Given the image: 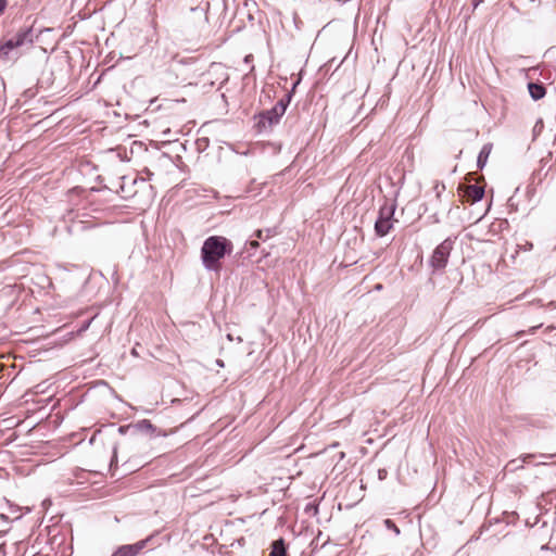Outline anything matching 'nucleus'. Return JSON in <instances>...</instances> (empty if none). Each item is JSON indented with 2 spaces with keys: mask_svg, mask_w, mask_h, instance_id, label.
I'll list each match as a JSON object with an SVG mask.
<instances>
[{
  "mask_svg": "<svg viewBox=\"0 0 556 556\" xmlns=\"http://www.w3.org/2000/svg\"><path fill=\"white\" fill-rule=\"evenodd\" d=\"M527 197L531 200L535 193H536V187L534 186L533 182L529 184L528 187H527Z\"/></svg>",
  "mask_w": 556,
  "mask_h": 556,
  "instance_id": "nucleus-15",
  "label": "nucleus"
},
{
  "mask_svg": "<svg viewBox=\"0 0 556 556\" xmlns=\"http://www.w3.org/2000/svg\"><path fill=\"white\" fill-rule=\"evenodd\" d=\"M387 477H388V470H387V469H384V468H380V469L378 470V479H379L380 481H383L384 479H387Z\"/></svg>",
  "mask_w": 556,
  "mask_h": 556,
  "instance_id": "nucleus-16",
  "label": "nucleus"
},
{
  "mask_svg": "<svg viewBox=\"0 0 556 556\" xmlns=\"http://www.w3.org/2000/svg\"><path fill=\"white\" fill-rule=\"evenodd\" d=\"M299 83L300 80H296L293 84L292 89L288 91L270 110H265L258 114L257 127L261 130L271 128L280 122V118L283 116L291 102L293 91Z\"/></svg>",
  "mask_w": 556,
  "mask_h": 556,
  "instance_id": "nucleus-2",
  "label": "nucleus"
},
{
  "mask_svg": "<svg viewBox=\"0 0 556 556\" xmlns=\"http://www.w3.org/2000/svg\"><path fill=\"white\" fill-rule=\"evenodd\" d=\"M250 244L254 249L258 247V242L257 241H251Z\"/></svg>",
  "mask_w": 556,
  "mask_h": 556,
  "instance_id": "nucleus-22",
  "label": "nucleus"
},
{
  "mask_svg": "<svg viewBox=\"0 0 556 556\" xmlns=\"http://www.w3.org/2000/svg\"><path fill=\"white\" fill-rule=\"evenodd\" d=\"M517 463V459L511 460L509 464L514 466Z\"/></svg>",
  "mask_w": 556,
  "mask_h": 556,
  "instance_id": "nucleus-26",
  "label": "nucleus"
},
{
  "mask_svg": "<svg viewBox=\"0 0 556 556\" xmlns=\"http://www.w3.org/2000/svg\"><path fill=\"white\" fill-rule=\"evenodd\" d=\"M227 338L231 341L232 340V336L231 334H228Z\"/></svg>",
  "mask_w": 556,
  "mask_h": 556,
  "instance_id": "nucleus-28",
  "label": "nucleus"
},
{
  "mask_svg": "<svg viewBox=\"0 0 556 556\" xmlns=\"http://www.w3.org/2000/svg\"><path fill=\"white\" fill-rule=\"evenodd\" d=\"M217 365H219V366H224V363H223V361H220V359H217Z\"/></svg>",
  "mask_w": 556,
  "mask_h": 556,
  "instance_id": "nucleus-25",
  "label": "nucleus"
},
{
  "mask_svg": "<svg viewBox=\"0 0 556 556\" xmlns=\"http://www.w3.org/2000/svg\"><path fill=\"white\" fill-rule=\"evenodd\" d=\"M269 556H289L286 542L282 538L271 543V551Z\"/></svg>",
  "mask_w": 556,
  "mask_h": 556,
  "instance_id": "nucleus-11",
  "label": "nucleus"
},
{
  "mask_svg": "<svg viewBox=\"0 0 556 556\" xmlns=\"http://www.w3.org/2000/svg\"><path fill=\"white\" fill-rule=\"evenodd\" d=\"M153 535L144 540H140L134 544H126L119 546L111 556H138L144 549L149 542L152 541Z\"/></svg>",
  "mask_w": 556,
  "mask_h": 556,
  "instance_id": "nucleus-5",
  "label": "nucleus"
},
{
  "mask_svg": "<svg viewBox=\"0 0 556 556\" xmlns=\"http://www.w3.org/2000/svg\"><path fill=\"white\" fill-rule=\"evenodd\" d=\"M263 232H264L263 230H257L256 231V237L258 239H262V240H265V239L269 238V236H270V230L269 229L266 230V236H264Z\"/></svg>",
  "mask_w": 556,
  "mask_h": 556,
  "instance_id": "nucleus-17",
  "label": "nucleus"
},
{
  "mask_svg": "<svg viewBox=\"0 0 556 556\" xmlns=\"http://www.w3.org/2000/svg\"><path fill=\"white\" fill-rule=\"evenodd\" d=\"M466 179H467L468 181L473 180V179H475V173H469V174H467Z\"/></svg>",
  "mask_w": 556,
  "mask_h": 556,
  "instance_id": "nucleus-21",
  "label": "nucleus"
},
{
  "mask_svg": "<svg viewBox=\"0 0 556 556\" xmlns=\"http://www.w3.org/2000/svg\"><path fill=\"white\" fill-rule=\"evenodd\" d=\"M251 60H252V55H251V54H250V55H247V56L244 58V62H245V63H249Z\"/></svg>",
  "mask_w": 556,
  "mask_h": 556,
  "instance_id": "nucleus-23",
  "label": "nucleus"
},
{
  "mask_svg": "<svg viewBox=\"0 0 556 556\" xmlns=\"http://www.w3.org/2000/svg\"><path fill=\"white\" fill-rule=\"evenodd\" d=\"M555 456L556 454H525L521 456V462L529 463L531 459L539 457L541 459L539 464L545 465L547 464V460L553 459Z\"/></svg>",
  "mask_w": 556,
  "mask_h": 556,
  "instance_id": "nucleus-13",
  "label": "nucleus"
},
{
  "mask_svg": "<svg viewBox=\"0 0 556 556\" xmlns=\"http://www.w3.org/2000/svg\"><path fill=\"white\" fill-rule=\"evenodd\" d=\"M521 467H522V465H520V466L517 465V466H514V469H518V468H521Z\"/></svg>",
  "mask_w": 556,
  "mask_h": 556,
  "instance_id": "nucleus-27",
  "label": "nucleus"
},
{
  "mask_svg": "<svg viewBox=\"0 0 556 556\" xmlns=\"http://www.w3.org/2000/svg\"><path fill=\"white\" fill-rule=\"evenodd\" d=\"M136 432L152 434L155 431V427L148 419L139 420L138 422L129 426Z\"/></svg>",
  "mask_w": 556,
  "mask_h": 556,
  "instance_id": "nucleus-10",
  "label": "nucleus"
},
{
  "mask_svg": "<svg viewBox=\"0 0 556 556\" xmlns=\"http://www.w3.org/2000/svg\"><path fill=\"white\" fill-rule=\"evenodd\" d=\"M233 251L232 242L222 236H211L206 238L201 248V261L204 268L208 271L219 273L222 269V260L230 255Z\"/></svg>",
  "mask_w": 556,
  "mask_h": 556,
  "instance_id": "nucleus-1",
  "label": "nucleus"
},
{
  "mask_svg": "<svg viewBox=\"0 0 556 556\" xmlns=\"http://www.w3.org/2000/svg\"><path fill=\"white\" fill-rule=\"evenodd\" d=\"M386 525L388 528L393 529L396 533H400L399 528L390 519L386 520Z\"/></svg>",
  "mask_w": 556,
  "mask_h": 556,
  "instance_id": "nucleus-18",
  "label": "nucleus"
},
{
  "mask_svg": "<svg viewBox=\"0 0 556 556\" xmlns=\"http://www.w3.org/2000/svg\"><path fill=\"white\" fill-rule=\"evenodd\" d=\"M125 428L124 427H121L119 428V432H124Z\"/></svg>",
  "mask_w": 556,
  "mask_h": 556,
  "instance_id": "nucleus-29",
  "label": "nucleus"
},
{
  "mask_svg": "<svg viewBox=\"0 0 556 556\" xmlns=\"http://www.w3.org/2000/svg\"><path fill=\"white\" fill-rule=\"evenodd\" d=\"M17 48L20 47L12 37L0 42V60L9 61L11 51Z\"/></svg>",
  "mask_w": 556,
  "mask_h": 556,
  "instance_id": "nucleus-8",
  "label": "nucleus"
},
{
  "mask_svg": "<svg viewBox=\"0 0 556 556\" xmlns=\"http://www.w3.org/2000/svg\"><path fill=\"white\" fill-rule=\"evenodd\" d=\"M435 190H437V195L440 197L441 188H439V185L435 186Z\"/></svg>",
  "mask_w": 556,
  "mask_h": 556,
  "instance_id": "nucleus-24",
  "label": "nucleus"
},
{
  "mask_svg": "<svg viewBox=\"0 0 556 556\" xmlns=\"http://www.w3.org/2000/svg\"><path fill=\"white\" fill-rule=\"evenodd\" d=\"M395 210V201L384 200V203L379 208L378 218L375 222V232L378 237L388 235L392 229Z\"/></svg>",
  "mask_w": 556,
  "mask_h": 556,
  "instance_id": "nucleus-3",
  "label": "nucleus"
},
{
  "mask_svg": "<svg viewBox=\"0 0 556 556\" xmlns=\"http://www.w3.org/2000/svg\"><path fill=\"white\" fill-rule=\"evenodd\" d=\"M460 189L464 191L467 201L472 203L479 202L484 197V188L479 185L460 186Z\"/></svg>",
  "mask_w": 556,
  "mask_h": 556,
  "instance_id": "nucleus-7",
  "label": "nucleus"
},
{
  "mask_svg": "<svg viewBox=\"0 0 556 556\" xmlns=\"http://www.w3.org/2000/svg\"><path fill=\"white\" fill-rule=\"evenodd\" d=\"M484 0H472V8L476 10Z\"/></svg>",
  "mask_w": 556,
  "mask_h": 556,
  "instance_id": "nucleus-20",
  "label": "nucleus"
},
{
  "mask_svg": "<svg viewBox=\"0 0 556 556\" xmlns=\"http://www.w3.org/2000/svg\"><path fill=\"white\" fill-rule=\"evenodd\" d=\"M528 90H529L530 97L534 101L541 100L546 94V88L541 83H529Z\"/></svg>",
  "mask_w": 556,
  "mask_h": 556,
  "instance_id": "nucleus-9",
  "label": "nucleus"
},
{
  "mask_svg": "<svg viewBox=\"0 0 556 556\" xmlns=\"http://www.w3.org/2000/svg\"><path fill=\"white\" fill-rule=\"evenodd\" d=\"M8 5V0H0V15L4 12Z\"/></svg>",
  "mask_w": 556,
  "mask_h": 556,
  "instance_id": "nucleus-19",
  "label": "nucleus"
},
{
  "mask_svg": "<svg viewBox=\"0 0 556 556\" xmlns=\"http://www.w3.org/2000/svg\"><path fill=\"white\" fill-rule=\"evenodd\" d=\"M38 38V35L35 34L33 26H24L21 27L13 36L12 39L15 40L16 45L21 47H30L34 41Z\"/></svg>",
  "mask_w": 556,
  "mask_h": 556,
  "instance_id": "nucleus-6",
  "label": "nucleus"
},
{
  "mask_svg": "<svg viewBox=\"0 0 556 556\" xmlns=\"http://www.w3.org/2000/svg\"><path fill=\"white\" fill-rule=\"evenodd\" d=\"M207 11H208V3L206 4L205 8H199V7L191 8L192 13H199L203 17L204 24L208 23Z\"/></svg>",
  "mask_w": 556,
  "mask_h": 556,
  "instance_id": "nucleus-14",
  "label": "nucleus"
},
{
  "mask_svg": "<svg viewBox=\"0 0 556 556\" xmlns=\"http://www.w3.org/2000/svg\"><path fill=\"white\" fill-rule=\"evenodd\" d=\"M491 151H492L491 143H485L482 147V149L480 150V152L478 154V159H477V167L479 169L484 168V166L486 165Z\"/></svg>",
  "mask_w": 556,
  "mask_h": 556,
  "instance_id": "nucleus-12",
  "label": "nucleus"
},
{
  "mask_svg": "<svg viewBox=\"0 0 556 556\" xmlns=\"http://www.w3.org/2000/svg\"><path fill=\"white\" fill-rule=\"evenodd\" d=\"M454 240L446 238L433 251L429 264L434 270L443 269L447 265V261L453 250Z\"/></svg>",
  "mask_w": 556,
  "mask_h": 556,
  "instance_id": "nucleus-4",
  "label": "nucleus"
}]
</instances>
